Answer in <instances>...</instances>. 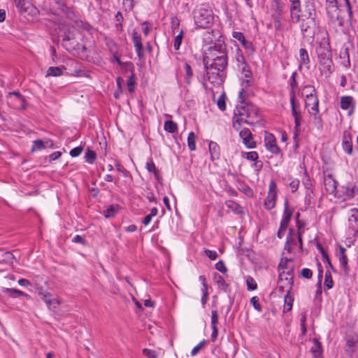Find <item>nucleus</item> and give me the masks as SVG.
I'll return each mask as SVG.
<instances>
[{"label": "nucleus", "mask_w": 358, "mask_h": 358, "mask_svg": "<svg viewBox=\"0 0 358 358\" xmlns=\"http://www.w3.org/2000/svg\"><path fill=\"white\" fill-rule=\"evenodd\" d=\"M243 90L240 91L239 99H241V103L234 109V113L232 125L236 131L241 129L242 123L253 125L261 119L258 108L250 103L243 101Z\"/></svg>", "instance_id": "obj_1"}, {"label": "nucleus", "mask_w": 358, "mask_h": 358, "mask_svg": "<svg viewBox=\"0 0 358 358\" xmlns=\"http://www.w3.org/2000/svg\"><path fill=\"white\" fill-rule=\"evenodd\" d=\"M319 61L320 72L329 77L334 71V63L331 59V52L328 38L322 37L317 43L315 49Z\"/></svg>", "instance_id": "obj_2"}, {"label": "nucleus", "mask_w": 358, "mask_h": 358, "mask_svg": "<svg viewBox=\"0 0 358 358\" xmlns=\"http://www.w3.org/2000/svg\"><path fill=\"white\" fill-rule=\"evenodd\" d=\"M203 62L204 65L216 64L220 67L227 66V52L225 43L218 41L209 46L205 52Z\"/></svg>", "instance_id": "obj_3"}, {"label": "nucleus", "mask_w": 358, "mask_h": 358, "mask_svg": "<svg viewBox=\"0 0 358 358\" xmlns=\"http://www.w3.org/2000/svg\"><path fill=\"white\" fill-rule=\"evenodd\" d=\"M206 75L203 77V85L206 86V82L208 81L213 86H220L225 78L224 71L227 66H218L216 64L212 65H204Z\"/></svg>", "instance_id": "obj_4"}, {"label": "nucleus", "mask_w": 358, "mask_h": 358, "mask_svg": "<svg viewBox=\"0 0 358 358\" xmlns=\"http://www.w3.org/2000/svg\"><path fill=\"white\" fill-rule=\"evenodd\" d=\"M213 13L212 10L201 6L194 12L195 24L201 28H208L213 22Z\"/></svg>", "instance_id": "obj_5"}, {"label": "nucleus", "mask_w": 358, "mask_h": 358, "mask_svg": "<svg viewBox=\"0 0 358 358\" xmlns=\"http://www.w3.org/2000/svg\"><path fill=\"white\" fill-rule=\"evenodd\" d=\"M285 7L280 3V0H273L271 3V16L273 20L274 28L280 31L282 28V15Z\"/></svg>", "instance_id": "obj_6"}, {"label": "nucleus", "mask_w": 358, "mask_h": 358, "mask_svg": "<svg viewBox=\"0 0 358 358\" xmlns=\"http://www.w3.org/2000/svg\"><path fill=\"white\" fill-rule=\"evenodd\" d=\"M316 10L315 4L312 0H306L303 6H301L300 13H299V21L301 18H315Z\"/></svg>", "instance_id": "obj_7"}, {"label": "nucleus", "mask_w": 358, "mask_h": 358, "mask_svg": "<svg viewBox=\"0 0 358 358\" xmlns=\"http://www.w3.org/2000/svg\"><path fill=\"white\" fill-rule=\"evenodd\" d=\"M304 90L310 91L309 94H306V106L308 107L311 106L312 111H317V107H319V100L316 96V91L314 87L311 85H307L304 87Z\"/></svg>", "instance_id": "obj_8"}, {"label": "nucleus", "mask_w": 358, "mask_h": 358, "mask_svg": "<svg viewBox=\"0 0 358 358\" xmlns=\"http://www.w3.org/2000/svg\"><path fill=\"white\" fill-rule=\"evenodd\" d=\"M315 18H301V30L303 36H310L315 32Z\"/></svg>", "instance_id": "obj_9"}, {"label": "nucleus", "mask_w": 358, "mask_h": 358, "mask_svg": "<svg viewBox=\"0 0 358 358\" xmlns=\"http://www.w3.org/2000/svg\"><path fill=\"white\" fill-rule=\"evenodd\" d=\"M264 143L266 149L271 153L275 155L280 153V149L278 146L276 139L272 134L269 132L265 133Z\"/></svg>", "instance_id": "obj_10"}, {"label": "nucleus", "mask_w": 358, "mask_h": 358, "mask_svg": "<svg viewBox=\"0 0 358 358\" xmlns=\"http://www.w3.org/2000/svg\"><path fill=\"white\" fill-rule=\"evenodd\" d=\"M291 3L289 6L290 19L293 23L299 22V13L301 10V2L300 0H289Z\"/></svg>", "instance_id": "obj_11"}, {"label": "nucleus", "mask_w": 358, "mask_h": 358, "mask_svg": "<svg viewBox=\"0 0 358 358\" xmlns=\"http://www.w3.org/2000/svg\"><path fill=\"white\" fill-rule=\"evenodd\" d=\"M355 101L351 96H343L341 97V108L343 110H348V115L351 116L354 113Z\"/></svg>", "instance_id": "obj_12"}, {"label": "nucleus", "mask_w": 358, "mask_h": 358, "mask_svg": "<svg viewBox=\"0 0 358 358\" xmlns=\"http://www.w3.org/2000/svg\"><path fill=\"white\" fill-rule=\"evenodd\" d=\"M57 6L58 9L65 15L66 18L70 20H73L76 15L74 11L71 7L66 5L64 0H53Z\"/></svg>", "instance_id": "obj_13"}, {"label": "nucleus", "mask_w": 358, "mask_h": 358, "mask_svg": "<svg viewBox=\"0 0 358 358\" xmlns=\"http://www.w3.org/2000/svg\"><path fill=\"white\" fill-rule=\"evenodd\" d=\"M132 41L134 45L135 50L139 59L144 57L143 46L142 44V39L141 36L136 30L132 32Z\"/></svg>", "instance_id": "obj_14"}, {"label": "nucleus", "mask_w": 358, "mask_h": 358, "mask_svg": "<svg viewBox=\"0 0 358 358\" xmlns=\"http://www.w3.org/2000/svg\"><path fill=\"white\" fill-rule=\"evenodd\" d=\"M346 249L342 246H339V252L338 253V258L341 267L343 269L344 274L348 275L349 274L348 259L345 255Z\"/></svg>", "instance_id": "obj_15"}, {"label": "nucleus", "mask_w": 358, "mask_h": 358, "mask_svg": "<svg viewBox=\"0 0 358 358\" xmlns=\"http://www.w3.org/2000/svg\"><path fill=\"white\" fill-rule=\"evenodd\" d=\"M232 36L234 38L240 41L242 45L249 53H252L255 51L252 43L245 40V36L242 32L234 31L232 33Z\"/></svg>", "instance_id": "obj_16"}, {"label": "nucleus", "mask_w": 358, "mask_h": 358, "mask_svg": "<svg viewBox=\"0 0 358 358\" xmlns=\"http://www.w3.org/2000/svg\"><path fill=\"white\" fill-rule=\"evenodd\" d=\"M350 215L348 218V227L354 233L358 232V209L350 210Z\"/></svg>", "instance_id": "obj_17"}, {"label": "nucleus", "mask_w": 358, "mask_h": 358, "mask_svg": "<svg viewBox=\"0 0 358 358\" xmlns=\"http://www.w3.org/2000/svg\"><path fill=\"white\" fill-rule=\"evenodd\" d=\"M283 275H285V273H279L278 288L280 291L286 292V294H289L294 281L289 280L287 278L284 280Z\"/></svg>", "instance_id": "obj_18"}, {"label": "nucleus", "mask_w": 358, "mask_h": 358, "mask_svg": "<svg viewBox=\"0 0 358 358\" xmlns=\"http://www.w3.org/2000/svg\"><path fill=\"white\" fill-rule=\"evenodd\" d=\"M324 186L326 190L331 194H335L337 189L338 182L333 178L331 174L327 175L324 178Z\"/></svg>", "instance_id": "obj_19"}, {"label": "nucleus", "mask_w": 358, "mask_h": 358, "mask_svg": "<svg viewBox=\"0 0 358 358\" xmlns=\"http://www.w3.org/2000/svg\"><path fill=\"white\" fill-rule=\"evenodd\" d=\"M342 147L344 151L351 155L352 153V142L350 134L345 131L343 134Z\"/></svg>", "instance_id": "obj_20"}, {"label": "nucleus", "mask_w": 358, "mask_h": 358, "mask_svg": "<svg viewBox=\"0 0 358 358\" xmlns=\"http://www.w3.org/2000/svg\"><path fill=\"white\" fill-rule=\"evenodd\" d=\"M74 35L73 34L69 32L65 33V35L62 39V45L68 51L71 52L76 50V44L73 41Z\"/></svg>", "instance_id": "obj_21"}, {"label": "nucleus", "mask_w": 358, "mask_h": 358, "mask_svg": "<svg viewBox=\"0 0 358 358\" xmlns=\"http://www.w3.org/2000/svg\"><path fill=\"white\" fill-rule=\"evenodd\" d=\"M343 194L347 199H352L358 192V184L357 183H348L346 185L343 186Z\"/></svg>", "instance_id": "obj_22"}, {"label": "nucleus", "mask_w": 358, "mask_h": 358, "mask_svg": "<svg viewBox=\"0 0 358 358\" xmlns=\"http://www.w3.org/2000/svg\"><path fill=\"white\" fill-rule=\"evenodd\" d=\"M292 115L294 119V136H296L301 131L300 128L302 120L301 111V110H292Z\"/></svg>", "instance_id": "obj_23"}, {"label": "nucleus", "mask_w": 358, "mask_h": 358, "mask_svg": "<svg viewBox=\"0 0 358 358\" xmlns=\"http://www.w3.org/2000/svg\"><path fill=\"white\" fill-rule=\"evenodd\" d=\"M293 210L289 208L288 201H285L284 204V211L282 217L280 221V224L282 226H288L289 222L292 216Z\"/></svg>", "instance_id": "obj_24"}, {"label": "nucleus", "mask_w": 358, "mask_h": 358, "mask_svg": "<svg viewBox=\"0 0 358 358\" xmlns=\"http://www.w3.org/2000/svg\"><path fill=\"white\" fill-rule=\"evenodd\" d=\"M64 70H66V68L64 66H50L48 69L45 76L58 77L63 74Z\"/></svg>", "instance_id": "obj_25"}, {"label": "nucleus", "mask_w": 358, "mask_h": 358, "mask_svg": "<svg viewBox=\"0 0 358 358\" xmlns=\"http://www.w3.org/2000/svg\"><path fill=\"white\" fill-rule=\"evenodd\" d=\"M277 199V193H268L266 198L264 200V207L267 210H271L275 206Z\"/></svg>", "instance_id": "obj_26"}, {"label": "nucleus", "mask_w": 358, "mask_h": 358, "mask_svg": "<svg viewBox=\"0 0 358 358\" xmlns=\"http://www.w3.org/2000/svg\"><path fill=\"white\" fill-rule=\"evenodd\" d=\"M299 69L303 66H306L308 69L310 64V58L308 51L305 48H301L299 50Z\"/></svg>", "instance_id": "obj_27"}, {"label": "nucleus", "mask_w": 358, "mask_h": 358, "mask_svg": "<svg viewBox=\"0 0 358 358\" xmlns=\"http://www.w3.org/2000/svg\"><path fill=\"white\" fill-rule=\"evenodd\" d=\"M215 279L220 289L222 290L226 293H229L231 292L229 285L225 281V280L221 275L215 276Z\"/></svg>", "instance_id": "obj_28"}, {"label": "nucleus", "mask_w": 358, "mask_h": 358, "mask_svg": "<svg viewBox=\"0 0 358 358\" xmlns=\"http://www.w3.org/2000/svg\"><path fill=\"white\" fill-rule=\"evenodd\" d=\"M209 151L211 155V159L215 160L220 157V147L217 143L210 141L209 143Z\"/></svg>", "instance_id": "obj_29"}, {"label": "nucleus", "mask_w": 358, "mask_h": 358, "mask_svg": "<svg viewBox=\"0 0 358 358\" xmlns=\"http://www.w3.org/2000/svg\"><path fill=\"white\" fill-rule=\"evenodd\" d=\"M309 113L313 117V122L315 127L320 129L322 128V120L320 115H319V107H317V111L309 110Z\"/></svg>", "instance_id": "obj_30"}, {"label": "nucleus", "mask_w": 358, "mask_h": 358, "mask_svg": "<svg viewBox=\"0 0 358 358\" xmlns=\"http://www.w3.org/2000/svg\"><path fill=\"white\" fill-rule=\"evenodd\" d=\"M8 96L10 99H11L13 96L15 97V101L17 103V105L15 106L16 108L22 109L24 108V98L19 92H10Z\"/></svg>", "instance_id": "obj_31"}, {"label": "nucleus", "mask_w": 358, "mask_h": 358, "mask_svg": "<svg viewBox=\"0 0 358 358\" xmlns=\"http://www.w3.org/2000/svg\"><path fill=\"white\" fill-rule=\"evenodd\" d=\"M185 83L187 85H190L192 83V79L193 77V71L192 70L191 66L187 63L185 62Z\"/></svg>", "instance_id": "obj_32"}, {"label": "nucleus", "mask_w": 358, "mask_h": 358, "mask_svg": "<svg viewBox=\"0 0 358 358\" xmlns=\"http://www.w3.org/2000/svg\"><path fill=\"white\" fill-rule=\"evenodd\" d=\"M164 130L169 133H174L178 130V125L172 120H166L164 122Z\"/></svg>", "instance_id": "obj_33"}, {"label": "nucleus", "mask_w": 358, "mask_h": 358, "mask_svg": "<svg viewBox=\"0 0 358 358\" xmlns=\"http://www.w3.org/2000/svg\"><path fill=\"white\" fill-rule=\"evenodd\" d=\"M3 291L6 293L10 294V295H12L13 296L29 297V296L27 294H26L20 290L13 289V288H3Z\"/></svg>", "instance_id": "obj_34"}, {"label": "nucleus", "mask_w": 358, "mask_h": 358, "mask_svg": "<svg viewBox=\"0 0 358 358\" xmlns=\"http://www.w3.org/2000/svg\"><path fill=\"white\" fill-rule=\"evenodd\" d=\"M292 265L293 261L291 259H281L280 264L278 265V268L280 272L282 271H285V269H287L289 266Z\"/></svg>", "instance_id": "obj_35"}, {"label": "nucleus", "mask_w": 358, "mask_h": 358, "mask_svg": "<svg viewBox=\"0 0 358 358\" xmlns=\"http://www.w3.org/2000/svg\"><path fill=\"white\" fill-rule=\"evenodd\" d=\"M296 76H297V73L296 71H294L292 73V76H291V77L289 78V87H290L289 94L292 93V92L294 93V94H296L295 93V89L298 86V84H297V82H296Z\"/></svg>", "instance_id": "obj_36"}, {"label": "nucleus", "mask_w": 358, "mask_h": 358, "mask_svg": "<svg viewBox=\"0 0 358 358\" xmlns=\"http://www.w3.org/2000/svg\"><path fill=\"white\" fill-rule=\"evenodd\" d=\"M196 135L193 131H191L188 134L187 137V145L190 150L193 151L196 150Z\"/></svg>", "instance_id": "obj_37"}, {"label": "nucleus", "mask_w": 358, "mask_h": 358, "mask_svg": "<svg viewBox=\"0 0 358 358\" xmlns=\"http://www.w3.org/2000/svg\"><path fill=\"white\" fill-rule=\"evenodd\" d=\"M45 148V144L43 141L41 139H37L33 142V145L31 147V152H36L37 150H41Z\"/></svg>", "instance_id": "obj_38"}, {"label": "nucleus", "mask_w": 358, "mask_h": 358, "mask_svg": "<svg viewBox=\"0 0 358 358\" xmlns=\"http://www.w3.org/2000/svg\"><path fill=\"white\" fill-rule=\"evenodd\" d=\"M292 304H293L292 297L289 295V294H286L285 296V305H284L283 311L288 312V311L291 310V309L292 308Z\"/></svg>", "instance_id": "obj_39"}, {"label": "nucleus", "mask_w": 358, "mask_h": 358, "mask_svg": "<svg viewBox=\"0 0 358 358\" xmlns=\"http://www.w3.org/2000/svg\"><path fill=\"white\" fill-rule=\"evenodd\" d=\"M290 104H291V110H301V105L299 101H296V94L290 93Z\"/></svg>", "instance_id": "obj_40"}, {"label": "nucleus", "mask_w": 358, "mask_h": 358, "mask_svg": "<svg viewBox=\"0 0 358 358\" xmlns=\"http://www.w3.org/2000/svg\"><path fill=\"white\" fill-rule=\"evenodd\" d=\"M118 210L119 206L117 205H111L105 210V216L106 217H113L116 214Z\"/></svg>", "instance_id": "obj_41"}, {"label": "nucleus", "mask_w": 358, "mask_h": 358, "mask_svg": "<svg viewBox=\"0 0 358 358\" xmlns=\"http://www.w3.org/2000/svg\"><path fill=\"white\" fill-rule=\"evenodd\" d=\"M227 207L238 214L242 212L241 207L234 201H228L226 202Z\"/></svg>", "instance_id": "obj_42"}, {"label": "nucleus", "mask_w": 358, "mask_h": 358, "mask_svg": "<svg viewBox=\"0 0 358 358\" xmlns=\"http://www.w3.org/2000/svg\"><path fill=\"white\" fill-rule=\"evenodd\" d=\"M324 285V287L328 289L332 288L334 286V281L332 280L331 274L329 271H327L325 273Z\"/></svg>", "instance_id": "obj_43"}, {"label": "nucleus", "mask_w": 358, "mask_h": 358, "mask_svg": "<svg viewBox=\"0 0 358 358\" xmlns=\"http://www.w3.org/2000/svg\"><path fill=\"white\" fill-rule=\"evenodd\" d=\"M127 84L128 91L130 93H133L135 90V86H136L135 76L134 73H132L128 78Z\"/></svg>", "instance_id": "obj_44"}, {"label": "nucleus", "mask_w": 358, "mask_h": 358, "mask_svg": "<svg viewBox=\"0 0 358 358\" xmlns=\"http://www.w3.org/2000/svg\"><path fill=\"white\" fill-rule=\"evenodd\" d=\"M45 303L50 310L55 311L60 304V301L57 299H50Z\"/></svg>", "instance_id": "obj_45"}, {"label": "nucleus", "mask_w": 358, "mask_h": 358, "mask_svg": "<svg viewBox=\"0 0 358 358\" xmlns=\"http://www.w3.org/2000/svg\"><path fill=\"white\" fill-rule=\"evenodd\" d=\"M242 141L245 146L249 149L255 148L257 145L256 142L253 139L252 134H250V137L243 139Z\"/></svg>", "instance_id": "obj_46"}, {"label": "nucleus", "mask_w": 358, "mask_h": 358, "mask_svg": "<svg viewBox=\"0 0 358 358\" xmlns=\"http://www.w3.org/2000/svg\"><path fill=\"white\" fill-rule=\"evenodd\" d=\"M236 59L237 62L238 67L241 66H245V59L243 55V53L240 49H237L236 50Z\"/></svg>", "instance_id": "obj_47"}, {"label": "nucleus", "mask_w": 358, "mask_h": 358, "mask_svg": "<svg viewBox=\"0 0 358 358\" xmlns=\"http://www.w3.org/2000/svg\"><path fill=\"white\" fill-rule=\"evenodd\" d=\"M247 289L249 291L255 290L257 288V284L255 279L250 276L246 278Z\"/></svg>", "instance_id": "obj_48"}, {"label": "nucleus", "mask_w": 358, "mask_h": 358, "mask_svg": "<svg viewBox=\"0 0 358 358\" xmlns=\"http://www.w3.org/2000/svg\"><path fill=\"white\" fill-rule=\"evenodd\" d=\"M96 155L95 152L87 149L86 153H85V161L89 164H93L94 160L96 159Z\"/></svg>", "instance_id": "obj_49"}, {"label": "nucleus", "mask_w": 358, "mask_h": 358, "mask_svg": "<svg viewBox=\"0 0 358 358\" xmlns=\"http://www.w3.org/2000/svg\"><path fill=\"white\" fill-rule=\"evenodd\" d=\"M14 1H15V5L17 7V8L18 9L19 12L24 13V12L27 11V3L26 2L25 0H18V1L14 0Z\"/></svg>", "instance_id": "obj_50"}, {"label": "nucleus", "mask_w": 358, "mask_h": 358, "mask_svg": "<svg viewBox=\"0 0 358 358\" xmlns=\"http://www.w3.org/2000/svg\"><path fill=\"white\" fill-rule=\"evenodd\" d=\"M146 169L148 172L154 173L156 178H158V170L152 160L146 162Z\"/></svg>", "instance_id": "obj_51"}, {"label": "nucleus", "mask_w": 358, "mask_h": 358, "mask_svg": "<svg viewBox=\"0 0 358 358\" xmlns=\"http://www.w3.org/2000/svg\"><path fill=\"white\" fill-rule=\"evenodd\" d=\"M217 107L222 111H224L226 109V96L224 93L222 94L217 102Z\"/></svg>", "instance_id": "obj_52"}, {"label": "nucleus", "mask_w": 358, "mask_h": 358, "mask_svg": "<svg viewBox=\"0 0 358 358\" xmlns=\"http://www.w3.org/2000/svg\"><path fill=\"white\" fill-rule=\"evenodd\" d=\"M182 38H183V31L180 30V32L178 33V34L176 36V38L174 39V49L176 50H179L181 43H182Z\"/></svg>", "instance_id": "obj_53"}, {"label": "nucleus", "mask_w": 358, "mask_h": 358, "mask_svg": "<svg viewBox=\"0 0 358 358\" xmlns=\"http://www.w3.org/2000/svg\"><path fill=\"white\" fill-rule=\"evenodd\" d=\"M299 183H300V182L298 179L289 178L288 185L292 189V192H294L298 189Z\"/></svg>", "instance_id": "obj_54"}, {"label": "nucleus", "mask_w": 358, "mask_h": 358, "mask_svg": "<svg viewBox=\"0 0 358 358\" xmlns=\"http://www.w3.org/2000/svg\"><path fill=\"white\" fill-rule=\"evenodd\" d=\"M115 20L117 21L116 28L119 31L122 30V22L124 20L123 15L120 11H118L115 15Z\"/></svg>", "instance_id": "obj_55"}, {"label": "nucleus", "mask_w": 358, "mask_h": 358, "mask_svg": "<svg viewBox=\"0 0 358 358\" xmlns=\"http://www.w3.org/2000/svg\"><path fill=\"white\" fill-rule=\"evenodd\" d=\"M280 273H285L286 275V278L289 279V280L294 281V266H289L285 271H282Z\"/></svg>", "instance_id": "obj_56"}, {"label": "nucleus", "mask_w": 358, "mask_h": 358, "mask_svg": "<svg viewBox=\"0 0 358 358\" xmlns=\"http://www.w3.org/2000/svg\"><path fill=\"white\" fill-rule=\"evenodd\" d=\"M238 68L239 70L241 71L242 73L244 74V76L245 78H250L252 76V71L250 69V67L248 66V65L247 64H245V66H241Z\"/></svg>", "instance_id": "obj_57"}, {"label": "nucleus", "mask_w": 358, "mask_h": 358, "mask_svg": "<svg viewBox=\"0 0 358 358\" xmlns=\"http://www.w3.org/2000/svg\"><path fill=\"white\" fill-rule=\"evenodd\" d=\"M218 323V313L217 310H212L211 312V327H217V324Z\"/></svg>", "instance_id": "obj_58"}, {"label": "nucleus", "mask_w": 358, "mask_h": 358, "mask_svg": "<svg viewBox=\"0 0 358 358\" xmlns=\"http://www.w3.org/2000/svg\"><path fill=\"white\" fill-rule=\"evenodd\" d=\"M206 341L203 340L199 343H198L195 347H194L191 351V355L195 356L196 355H197L199 352L201 350V349L203 347Z\"/></svg>", "instance_id": "obj_59"}, {"label": "nucleus", "mask_w": 358, "mask_h": 358, "mask_svg": "<svg viewBox=\"0 0 358 358\" xmlns=\"http://www.w3.org/2000/svg\"><path fill=\"white\" fill-rule=\"evenodd\" d=\"M238 131L239 136L242 138V141L246 138L250 137V134H252L251 131L248 128H241Z\"/></svg>", "instance_id": "obj_60"}, {"label": "nucleus", "mask_w": 358, "mask_h": 358, "mask_svg": "<svg viewBox=\"0 0 358 358\" xmlns=\"http://www.w3.org/2000/svg\"><path fill=\"white\" fill-rule=\"evenodd\" d=\"M250 303L252 304L254 308L257 311L262 310V306L259 302V298L257 296H253L250 299Z\"/></svg>", "instance_id": "obj_61"}, {"label": "nucleus", "mask_w": 358, "mask_h": 358, "mask_svg": "<svg viewBox=\"0 0 358 358\" xmlns=\"http://www.w3.org/2000/svg\"><path fill=\"white\" fill-rule=\"evenodd\" d=\"M215 268L222 273H226L227 268L223 261H219L215 264Z\"/></svg>", "instance_id": "obj_62"}, {"label": "nucleus", "mask_w": 358, "mask_h": 358, "mask_svg": "<svg viewBox=\"0 0 358 358\" xmlns=\"http://www.w3.org/2000/svg\"><path fill=\"white\" fill-rule=\"evenodd\" d=\"M171 29L173 34H176V30L178 29L180 25V20L177 17H173L171 18Z\"/></svg>", "instance_id": "obj_63"}, {"label": "nucleus", "mask_w": 358, "mask_h": 358, "mask_svg": "<svg viewBox=\"0 0 358 358\" xmlns=\"http://www.w3.org/2000/svg\"><path fill=\"white\" fill-rule=\"evenodd\" d=\"M259 156L257 152L251 151L246 153V159L252 162H256Z\"/></svg>", "instance_id": "obj_64"}]
</instances>
